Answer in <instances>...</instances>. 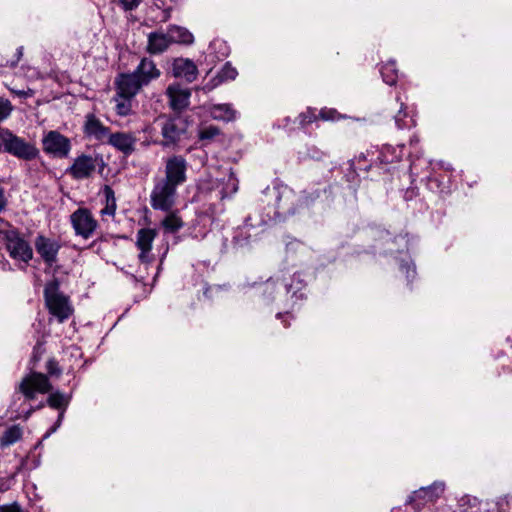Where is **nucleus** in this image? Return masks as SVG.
Segmentation results:
<instances>
[{
	"label": "nucleus",
	"mask_w": 512,
	"mask_h": 512,
	"mask_svg": "<svg viewBox=\"0 0 512 512\" xmlns=\"http://www.w3.org/2000/svg\"><path fill=\"white\" fill-rule=\"evenodd\" d=\"M157 231L151 228H142L136 235V246L140 250L139 260L142 263H150L153 257L150 255Z\"/></svg>",
	"instance_id": "obj_11"
},
{
	"label": "nucleus",
	"mask_w": 512,
	"mask_h": 512,
	"mask_svg": "<svg viewBox=\"0 0 512 512\" xmlns=\"http://www.w3.org/2000/svg\"><path fill=\"white\" fill-rule=\"evenodd\" d=\"M68 403V399L65 397L64 394L60 392H54L50 394L48 397V404L49 406L60 409L62 407H65Z\"/></svg>",
	"instance_id": "obj_29"
},
{
	"label": "nucleus",
	"mask_w": 512,
	"mask_h": 512,
	"mask_svg": "<svg viewBox=\"0 0 512 512\" xmlns=\"http://www.w3.org/2000/svg\"><path fill=\"white\" fill-rule=\"evenodd\" d=\"M403 104L401 105V109L400 111L398 112V114L395 116V122H396V125L398 126V128L402 129V128H407L410 126L409 123H407L406 121H404V117L406 116V114L403 112V108H402Z\"/></svg>",
	"instance_id": "obj_34"
},
{
	"label": "nucleus",
	"mask_w": 512,
	"mask_h": 512,
	"mask_svg": "<svg viewBox=\"0 0 512 512\" xmlns=\"http://www.w3.org/2000/svg\"><path fill=\"white\" fill-rule=\"evenodd\" d=\"M172 74L176 78H183L187 82H193L198 75V69L193 61L177 58L172 63Z\"/></svg>",
	"instance_id": "obj_16"
},
{
	"label": "nucleus",
	"mask_w": 512,
	"mask_h": 512,
	"mask_svg": "<svg viewBox=\"0 0 512 512\" xmlns=\"http://www.w3.org/2000/svg\"><path fill=\"white\" fill-rule=\"evenodd\" d=\"M6 248L10 256L15 260L27 263L32 259L33 252L30 245L15 232L7 233Z\"/></svg>",
	"instance_id": "obj_8"
},
{
	"label": "nucleus",
	"mask_w": 512,
	"mask_h": 512,
	"mask_svg": "<svg viewBox=\"0 0 512 512\" xmlns=\"http://www.w3.org/2000/svg\"><path fill=\"white\" fill-rule=\"evenodd\" d=\"M171 44L168 34L151 33L148 37L147 50L151 54L164 52Z\"/></svg>",
	"instance_id": "obj_21"
},
{
	"label": "nucleus",
	"mask_w": 512,
	"mask_h": 512,
	"mask_svg": "<svg viewBox=\"0 0 512 512\" xmlns=\"http://www.w3.org/2000/svg\"><path fill=\"white\" fill-rule=\"evenodd\" d=\"M383 157H384V161L389 163V162L398 161V160L400 159V157H401V156H400V155H397V156H395V157H393V158H388V157L384 154V155H383Z\"/></svg>",
	"instance_id": "obj_40"
},
{
	"label": "nucleus",
	"mask_w": 512,
	"mask_h": 512,
	"mask_svg": "<svg viewBox=\"0 0 512 512\" xmlns=\"http://www.w3.org/2000/svg\"><path fill=\"white\" fill-rule=\"evenodd\" d=\"M98 165V159L89 155H80L67 169V173L76 180L86 179L93 175Z\"/></svg>",
	"instance_id": "obj_9"
},
{
	"label": "nucleus",
	"mask_w": 512,
	"mask_h": 512,
	"mask_svg": "<svg viewBox=\"0 0 512 512\" xmlns=\"http://www.w3.org/2000/svg\"><path fill=\"white\" fill-rule=\"evenodd\" d=\"M381 74L385 83L389 85L395 84L398 78L395 62L388 61L385 63L381 68Z\"/></svg>",
	"instance_id": "obj_27"
},
{
	"label": "nucleus",
	"mask_w": 512,
	"mask_h": 512,
	"mask_svg": "<svg viewBox=\"0 0 512 512\" xmlns=\"http://www.w3.org/2000/svg\"><path fill=\"white\" fill-rule=\"evenodd\" d=\"M44 296L49 312L57 317L60 322L72 315L73 308L69 299L59 291V285L56 281H51L45 286Z\"/></svg>",
	"instance_id": "obj_2"
},
{
	"label": "nucleus",
	"mask_w": 512,
	"mask_h": 512,
	"mask_svg": "<svg viewBox=\"0 0 512 512\" xmlns=\"http://www.w3.org/2000/svg\"><path fill=\"white\" fill-rule=\"evenodd\" d=\"M35 249L45 263L52 265L57 260L60 243L52 238L39 235L35 239Z\"/></svg>",
	"instance_id": "obj_12"
},
{
	"label": "nucleus",
	"mask_w": 512,
	"mask_h": 512,
	"mask_svg": "<svg viewBox=\"0 0 512 512\" xmlns=\"http://www.w3.org/2000/svg\"><path fill=\"white\" fill-rule=\"evenodd\" d=\"M170 17V10H164V17L163 20L166 21Z\"/></svg>",
	"instance_id": "obj_41"
},
{
	"label": "nucleus",
	"mask_w": 512,
	"mask_h": 512,
	"mask_svg": "<svg viewBox=\"0 0 512 512\" xmlns=\"http://www.w3.org/2000/svg\"><path fill=\"white\" fill-rule=\"evenodd\" d=\"M51 388L52 386L47 376L42 373H31L19 385L20 391L28 399H33L36 393H48Z\"/></svg>",
	"instance_id": "obj_5"
},
{
	"label": "nucleus",
	"mask_w": 512,
	"mask_h": 512,
	"mask_svg": "<svg viewBox=\"0 0 512 512\" xmlns=\"http://www.w3.org/2000/svg\"><path fill=\"white\" fill-rule=\"evenodd\" d=\"M220 131L215 126L204 127L199 131V137L201 140H210L215 136L219 135Z\"/></svg>",
	"instance_id": "obj_31"
},
{
	"label": "nucleus",
	"mask_w": 512,
	"mask_h": 512,
	"mask_svg": "<svg viewBox=\"0 0 512 512\" xmlns=\"http://www.w3.org/2000/svg\"><path fill=\"white\" fill-rule=\"evenodd\" d=\"M167 34L171 43L191 44L194 40L192 33L180 26H170Z\"/></svg>",
	"instance_id": "obj_22"
},
{
	"label": "nucleus",
	"mask_w": 512,
	"mask_h": 512,
	"mask_svg": "<svg viewBox=\"0 0 512 512\" xmlns=\"http://www.w3.org/2000/svg\"><path fill=\"white\" fill-rule=\"evenodd\" d=\"M46 367H47L48 374L51 375V376L52 375H59L60 372H61L59 367H58L57 362L54 361V360H49L47 362V366Z\"/></svg>",
	"instance_id": "obj_35"
},
{
	"label": "nucleus",
	"mask_w": 512,
	"mask_h": 512,
	"mask_svg": "<svg viewBox=\"0 0 512 512\" xmlns=\"http://www.w3.org/2000/svg\"><path fill=\"white\" fill-rule=\"evenodd\" d=\"M132 99L133 97L122 95V93L116 91L113 102L115 103V111L117 115L126 117L132 114Z\"/></svg>",
	"instance_id": "obj_23"
},
{
	"label": "nucleus",
	"mask_w": 512,
	"mask_h": 512,
	"mask_svg": "<svg viewBox=\"0 0 512 512\" xmlns=\"http://www.w3.org/2000/svg\"><path fill=\"white\" fill-rule=\"evenodd\" d=\"M13 111L12 103L3 97H0V123L8 119ZM0 129H5V127H1Z\"/></svg>",
	"instance_id": "obj_30"
},
{
	"label": "nucleus",
	"mask_w": 512,
	"mask_h": 512,
	"mask_svg": "<svg viewBox=\"0 0 512 512\" xmlns=\"http://www.w3.org/2000/svg\"><path fill=\"white\" fill-rule=\"evenodd\" d=\"M177 187L159 179L156 181L151 194L150 204L155 210L168 212L176 203Z\"/></svg>",
	"instance_id": "obj_3"
},
{
	"label": "nucleus",
	"mask_w": 512,
	"mask_h": 512,
	"mask_svg": "<svg viewBox=\"0 0 512 512\" xmlns=\"http://www.w3.org/2000/svg\"><path fill=\"white\" fill-rule=\"evenodd\" d=\"M0 512H21V508L17 503L0 506Z\"/></svg>",
	"instance_id": "obj_36"
},
{
	"label": "nucleus",
	"mask_w": 512,
	"mask_h": 512,
	"mask_svg": "<svg viewBox=\"0 0 512 512\" xmlns=\"http://www.w3.org/2000/svg\"><path fill=\"white\" fill-rule=\"evenodd\" d=\"M161 225L167 232H176L183 226V221L178 215V211H168L166 217L162 220Z\"/></svg>",
	"instance_id": "obj_26"
},
{
	"label": "nucleus",
	"mask_w": 512,
	"mask_h": 512,
	"mask_svg": "<svg viewBox=\"0 0 512 512\" xmlns=\"http://www.w3.org/2000/svg\"><path fill=\"white\" fill-rule=\"evenodd\" d=\"M115 86L116 91L122 93V95L134 97L144 85L139 80L137 75L132 72L120 74L116 78Z\"/></svg>",
	"instance_id": "obj_14"
},
{
	"label": "nucleus",
	"mask_w": 512,
	"mask_h": 512,
	"mask_svg": "<svg viewBox=\"0 0 512 512\" xmlns=\"http://www.w3.org/2000/svg\"><path fill=\"white\" fill-rule=\"evenodd\" d=\"M400 511V508H393L392 509V512H399Z\"/></svg>",
	"instance_id": "obj_43"
},
{
	"label": "nucleus",
	"mask_w": 512,
	"mask_h": 512,
	"mask_svg": "<svg viewBox=\"0 0 512 512\" xmlns=\"http://www.w3.org/2000/svg\"><path fill=\"white\" fill-rule=\"evenodd\" d=\"M238 75L237 70L229 63H226L222 69L213 77L210 81H208L204 86L203 90L205 92H210L215 89L220 84L234 80Z\"/></svg>",
	"instance_id": "obj_20"
},
{
	"label": "nucleus",
	"mask_w": 512,
	"mask_h": 512,
	"mask_svg": "<svg viewBox=\"0 0 512 512\" xmlns=\"http://www.w3.org/2000/svg\"><path fill=\"white\" fill-rule=\"evenodd\" d=\"M70 219L75 233L85 239L90 238L98 226L91 212L85 208L77 209L71 214Z\"/></svg>",
	"instance_id": "obj_4"
},
{
	"label": "nucleus",
	"mask_w": 512,
	"mask_h": 512,
	"mask_svg": "<svg viewBox=\"0 0 512 512\" xmlns=\"http://www.w3.org/2000/svg\"><path fill=\"white\" fill-rule=\"evenodd\" d=\"M84 132L98 141H107L110 135L109 128L104 126L93 114L86 116Z\"/></svg>",
	"instance_id": "obj_17"
},
{
	"label": "nucleus",
	"mask_w": 512,
	"mask_h": 512,
	"mask_svg": "<svg viewBox=\"0 0 512 512\" xmlns=\"http://www.w3.org/2000/svg\"><path fill=\"white\" fill-rule=\"evenodd\" d=\"M0 152L25 161H31L39 155V150L34 143L17 136L8 128L0 129Z\"/></svg>",
	"instance_id": "obj_1"
},
{
	"label": "nucleus",
	"mask_w": 512,
	"mask_h": 512,
	"mask_svg": "<svg viewBox=\"0 0 512 512\" xmlns=\"http://www.w3.org/2000/svg\"><path fill=\"white\" fill-rule=\"evenodd\" d=\"M444 490L445 484L443 482H435L429 487L421 488L420 490L414 492L413 496L406 503V505L421 499L427 502H433L443 494Z\"/></svg>",
	"instance_id": "obj_19"
},
{
	"label": "nucleus",
	"mask_w": 512,
	"mask_h": 512,
	"mask_svg": "<svg viewBox=\"0 0 512 512\" xmlns=\"http://www.w3.org/2000/svg\"><path fill=\"white\" fill-rule=\"evenodd\" d=\"M210 114L214 119L223 121H231L236 117V111L229 104H218L212 106Z\"/></svg>",
	"instance_id": "obj_24"
},
{
	"label": "nucleus",
	"mask_w": 512,
	"mask_h": 512,
	"mask_svg": "<svg viewBox=\"0 0 512 512\" xmlns=\"http://www.w3.org/2000/svg\"><path fill=\"white\" fill-rule=\"evenodd\" d=\"M22 54H23V47H19V48L17 49L18 59H20V57L22 56Z\"/></svg>",
	"instance_id": "obj_42"
},
{
	"label": "nucleus",
	"mask_w": 512,
	"mask_h": 512,
	"mask_svg": "<svg viewBox=\"0 0 512 512\" xmlns=\"http://www.w3.org/2000/svg\"><path fill=\"white\" fill-rule=\"evenodd\" d=\"M102 192L105 198V207L101 209L100 213L102 216L114 217L117 208L114 191L106 185Z\"/></svg>",
	"instance_id": "obj_25"
},
{
	"label": "nucleus",
	"mask_w": 512,
	"mask_h": 512,
	"mask_svg": "<svg viewBox=\"0 0 512 512\" xmlns=\"http://www.w3.org/2000/svg\"><path fill=\"white\" fill-rule=\"evenodd\" d=\"M319 116L325 121H335L340 118L338 112L334 109H322Z\"/></svg>",
	"instance_id": "obj_32"
},
{
	"label": "nucleus",
	"mask_w": 512,
	"mask_h": 512,
	"mask_svg": "<svg viewBox=\"0 0 512 512\" xmlns=\"http://www.w3.org/2000/svg\"><path fill=\"white\" fill-rule=\"evenodd\" d=\"M187 162L182 156H171L165 162V178L162 180L178 187L186 181Z\"/></svg>",
	"instance_id": "obj_6"
},
{
	"label": "nucleus",
	"mask_w": 512,
	"mask_h": 512,
	"mask_svg": "<svg viewBox=\"0 0 512 512\" xmlns=\"http://www.w3.org/2000/svg\"><path fill=\"white\" fill-rule=\"evenodd\" d=\"M184 132L185 129L179 119H168L161 128L163 140L160 144L163 147L175 145L180 140Z\"/></svg>",
	"instance_id": "obj_15"
},
{
	"label": "nucleus",
	"mask_w": 512,
	"mask_h": 512,
	"mask_svg": "<svg viewBox=\"0 0 512 512\" xmlns=\"http://www.w3.org/2000/svg\"><path fill=\"white\" fill-rule=\"evenodd\" d=\"M125 10H132L138 6L140 0H120Z\"/></svg>",
	"instance_id": "obj_37"
},
{
	"label": "nucleus",
	"mask_w": 512,
	"mask_h": 512,
	"mask_svg": "<svg viewBox=\"0 0 512 512\" xmlns=\"http://www.w3.org/2000/svg\"><path fill=\"white\" fill-rule=\"evenodd\" d=\"M42 145L44 152L60 158L66 157L71 148L69 139L57 131L45 134Z\"/></svg>",
	"instance_id": "obj_7"
},
{
	"label": "nucleus",
	"mask_w": 512,
	"mask_h": 512,
	"mask_svg": "<svg viewBox=\"0 0 512 512\" xmlns=\"http://www.w3.org/2000/svg\"><path fill=\"white\" fill-rule=\"evenodd\" d=\"M133 72L144 86L148 85L152 80L159 78L161 75L154 61L148 58H143Z\"/></svg>",
	"instance_id": "obj_18"
},
{
	"label": "nucleus",
	"mask_w": 512,
	"mask_h": 512,
	"mask_svg": "<svg viewBox=\"0 0 512 512\" xmlns=\"http://www.w3.org/2000/svg\"><path fill=\"white\" fill-rule=\"evenodd\" d=\"M3 224V220L0 218V226Z\"/></svg>",
	"instance_id": "obj_44"
},
{
	"label": "nucleus",
	"mask_w": 512,
	"mask_h": 512,
	"mask_svg": "<svg viewBox=\"0 0 512 512\" xmlns=\"http://www.w3.org/2000/svg\"><path fill=\"white\" fill-rule=\"evenodd\" d=\"M317 115H315L314 111L311 109H308L306 112L302 113L300 115V123L302 125L310 124L317 120Z\"/></svg>",
	"instance_id": "obj_33"
},
{
	"label": "nucleus",
	"mask_w": 512,
	"mask_h": 512,
	"mask_svg": "<svg viewBox=\"0 0 512 512\" xmlns=\"http://www.w3.org/2000/svg\"><path fill=\"white\" fill-rule=\"evenodd\" d=\"M22 435V431L19 426H12L8 428L0 440L2 446H9L17 442Z\"/></svg>",
	"instance_id": "obj_28"
},
{
	"label": "nucleus",
	"mask_w": 512,
	"mask_h": 512,
	"mask_svg": "<svg viewBox=\"0 0 512 512\" xmlns=\"http://www.w3.org/2000/svg\"><path fill=\"white\" fill-rule=\"evenodd\" d=\"M166 96L170 108L175 112H182L189 106L191 91L178 83H174L167 87Z\"/></svg>",
	"instance_id": "obj_10"
},
{
	"label": "nucleus",
	"mask_w": 512,
	"mask_h": 512,
	"mask_svg": "<svg viewBox=\"0 0 512 512\" xmlns=\"http://www.w3.org/2000/svg\"><path fill=\"white\" fill-rule=\"evenodd\" d=\"M7 200L4 195V189L0 187V212L6 207Z\"/></svg>",
	"instance_id": "obj_38"
},
{
	"label": "nucleus",
	"mask_w": 512,
	"mask_h": 512,
	"mask_svg": "<svg viewBox=\"0 0 512 512\" xmlns=\"http://www.w3.org/2000/svg\"><path fill=\"white\" fill-rule=\"evenodd\" d=\"M13 92H14V93H16V94H17V95H19V96H22V97H28V96H31V91H30V90H29V91H27V92H26V91H14V90H13Z\"/></svg>",
	"instance_id": "obj_39"
},
{
	"label": "nucleus",
	"mask_w": 512,
	"mask_h": 512,
	"mask_svg": "<svg viewBox=\"0 0 512 512\" xmlns=\"http://www.w3.org/2000/svg\"><path fill=\"white\" fill-rule=\"evenodd\" d=\"M106 142L124 155H131L135 151L137 138L131 132H115L110 133Z\"/></svg>",
	"instance_id": "obj_13"
}]
</instances>
